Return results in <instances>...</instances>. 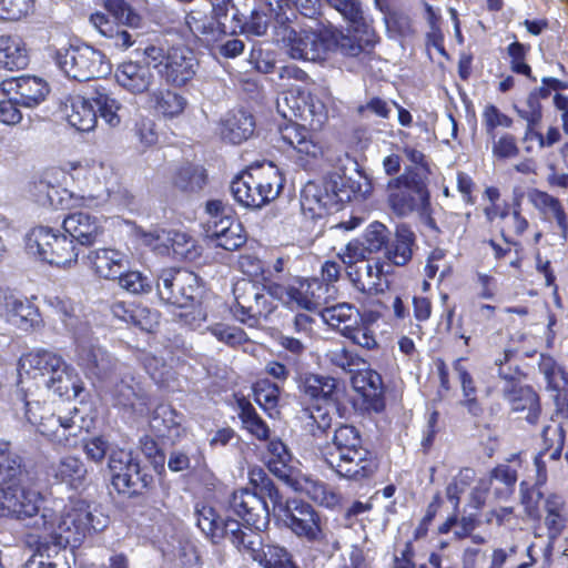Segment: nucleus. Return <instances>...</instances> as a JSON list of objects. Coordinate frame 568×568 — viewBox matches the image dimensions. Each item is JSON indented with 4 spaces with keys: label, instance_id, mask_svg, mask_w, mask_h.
<instances>
[{
    "label": "nucleus",
    "instance_id": "64",
    "mask_svg": "<svg viewBox=\"0 0 568 568\" xmlns=\"http://www.w3.org/2000/svg\"><path fill=\"white\" fill-rule=\"evenodd\" d=\"M209 331L217 341L232 347L242 345L247 341V335L243 329L227 324H214L209 327Z\"/></svg>",
    "mask_w": 568,
    "mask_h": 568
},
{
    "label": "nucleus",
    "instance_id": "33",
    "mask_svg": "<svg viewBox=\"0 0 568 568\" xmlns=\"http://www.w3.org/2000/svg\"><path fill=\"white\" fill-rule=\"evenodd\" d=\"M390 232L386 225L374 221L365 229L362 240L351 241L344 252H349L353 257H365L367 254L385 250L389 241Z\"/></svg>",
    "mask_w": 568,
    "mask_h": 568
},
{
    "label": "nucleus",
    "instance_id": "54",
    "mask_svg": "<svg viewBox=\"0 0 568 568\" xmlns=\"http://www.w3.org/2000/svg\"><path fill=\"white\" fill-rule=\"evenodd\" d=\"M324 181L335 210H338L342 204L352 201L354 197L355 189L351 179L333 173L324 178Z\"/></svg>",
    "mask_w": 568,
    "mask_h": 568
},
{
    "label": "nucleus",
    "instance_id": "7",
    "mask_svg": "<svg viewBox=\"0 0 568 568\" xmlns=\"http://www.w3.org/2000/svg\"><path fill=\"white\" fill-rule=\"evenodd\" d=\"M121 103L112 95L109 89L99 85L89 97L74 95L69 98L65 104V115L69 124L81 132L93 130L98 122V115L110 126L120 124L118 112Z\"/></svg>",
    "mask_w": 568,
    "mask_h": 568
},
{
    "label": "nucleus",
    "instance_id": "58",
    "mask_svg": "<svg viewBox=\"0 0 568 568\" xmlns=\"http://www.w3.org/2000/svg\"><path fill=\"white\" fill-rule=\"evenodd\" d=\"M325 358L331 365L348 373L359 369V367L364 365V361L358 355L348 351L344 346H337L328 349L325 354Z\"/></svg>",
    "mask_w": 568,
    "mask_h": 568
},
{
    "label": "nucleus",
    "instance_id": "2",
    "mask_svg": "<svg viewBox=\"0 0 568 568\" xmlns=\"http://www.w3.org/2000/svg\"><path fill=\"white\" fill-rule=\"evenodd\" d=\"M276 108L277 112L288 120L284 126L280 128L281 139L297 153V162L304 169L313 166L324 156L323 145L314 140L304 124L295 122L294 119L321 126L326 120L325 105L298 88L283 92Z\"/></svg>",
    "mask_w": 568,
    "mask_h": 568
},
{
    "label": "nucleus",
    "instance_id": "61",
    "mask_svg": "<svg viewBox=\"0 0 568 568\" xmlns=\"http://www.w3.org/2000/svg\"><path fill=\"white\" fill-rule=\"evenodd\" d=\"M115 280H118L121 288L131 294H145L152 290V284L148 276L139 271H129V267Z\"/></svg>",
    "mask_w": 568,
    "mask_h": 568
},
{
    "label": "nucleus",
    "instance_id": "62",
    "mask_svg": "<svg viewBox=\"0 0 568 568\" xmlns=\"http://www.w3.org/2000/svg\"><path fill=\"white\" fill-rule=\"evenodd\" d=\"M178 312L174 313V318L185 327L196 329L206 320V313L204 312L200 303L195 301L187 303L185 306H175Z\"/></svg>",
    "mask_w": 568,
    "mask_h": 568
},
{
    "label": "nucleus",
    "instance_id": "27",
    "mask_svg": "<svg viewBox=\"0 0 568 568\" xmlns=\"http://www.w3.org/2000/svg\"><path fill=\"white\" fill-rule=\"evenodd\" d=\"M112 397L115 406L125 410L143 415L149 403V395L142 384L130 374H124L112 389Z\"/></svg>",
    "mask_w": 568,
    "mask_h": 568
},
{
    "label": "nucleus",
    "instance_id": "59",
    "mask_svg": "<svg viewBox=\"0 0 568 568\" xmlns=\"http://www.w3.org/2000/svg\"><path fill=\"white\" fill-rule=\"evenodd\" d=\"M169 255L173 254L176 258L184 260L195 258V241L190 235L179 231H169Z\"/></svg>",
    "mask_w": 568,
    "mask_h": 568
},
{
    "label": "nucleus",
    "instance_id": "46",
    "mask_svg": "<svg viewBox=\"0 0 568 568\" xmlns=\"http://www.w3.org/2000/svg\"><path fill=\"white\" fill-rule=\"evenodd\" d=\"M194 519L201 531L214 544L224 539V526L229 519H221L212 506L197 503L194 507Z\"/></svg>",
    "mask_w": 568,
    "mask_h": 568
},
{
    "label": "nucleus",
    "instance_id": "34",
    "mask_svg": "<svg viewBox=\"0 0 568 568\" xmlns=\"http://www.w3.org/2000/svg\"><path fill=\"white\" fill-rule=\"evenodd\" d=\"M301 209L310 219H321L335 210L327 192L324 179L321 182H307L301 192Z\"/></svg>",
    "mask_w": 568,
    "mask_h": 568
},
{
    "label": "nucleus",
    "instance_id": "16",
    "mask_svg": "<svg viewBox=\"0 0 568 568\" xmlns=\"http://www.w3.org/2000/svg\"><path fill=\"white\" fill-rule=\"evenodd\" d=\"M74 342L77 364L88 377L106 379L121 368L122 365L112 354L94 343L91 333L88 337Z\"/></svg>",
    "mask_w": 568,
    "mask_h": 568
},
{
    "label": "nucleus",
    "instance_id": "48",
    "mask_svg": "<svg viewBox=\"0 0 568 568\" xmlns=\"http://www.w3.org/2000/svg\"><path fill=\"white\" fill-rule=\"evenodd\" d=\"M295 490H303L316 504L334 509L339 505L341 495L326 483L314 479H305L304 486H297L296 480L292 486Z\"/></svg>",
    "mask_w": 568,
    "mask_h": 568
},
{
    "label": "nucleus",
    "instance_id": "11",
    "mask_svg": "<svg viewBox=\"0 0 568 568\" xmlns=\"http://www.w3.org/2000/svg\"><path fill=\"white\" fill-rule=\"evenodd\" d=\"M26 248L29 254L55 266L71 265L79 256V251L67 234L43 225L27 233Z\"/></svg>",
    "mask_w": 568,
    "mask_h": 568
},
{
    "label": "nucleus",
    "instance_id": "29",
    "mask_svg": "<svg viewBox=\"0 0 568 568\" xmlns=\"http://www.w3.org/2000/svg\"><path fill=\"white\" fill-rule=\"evenodd\" d=\"M54 316L62 323L74 341L88 337L91 333L89 323L80 315L79 307L65 297L54 296L48 300Z\"/></svg>",
    "mask_w": 568,
    "mask_h": 568
},
{
    "label": "nucleus",
    "instance_id": "21",
    "mask_svg": "<svg viewBox=\"0 0 568 568\" xmlns=\"http://www.w3.org/2000/svg\"><path fill=\"white\" fill-rule=\"evenodd\" d=\"M229 510L256 530L265 528L268 524L270 511L265 499L248 488L232 493Z\"/></svg>",
    "mask_w": 568,
    "mask_h": 568
},
{
    "label": "nucleus",
    "instance_id": "57",
    "mask_svg": "<svg viewBox=\"0 0 568 568\" xmlns=\"http://www.w3.org/2000/svg\"><path fill=\"white\" fill-rule=\"evenodd\" d=\"M475 477L476 473L473 468H463L446 487V497L455 510L458 509L462 494L470 487Z\"/></svg>",
    "mask_w": 568,
    "mask_h": 568
},
{
    "label": "nucleus",
    "instance_id": "1",
    "mask_svg": "<svg viewBox=\"0 0 568 568\" xmlns=\"http://www.w3.org/2000/svg\"><path fill=\"white\" fill-rule=\"evenodd\" d=\"M21 475V458L0 444V517L28 520L27 526L42 532L54 546L77 547L91 532L102 530L106 519L95 516L90 506L79 500L65 514L58 516L53 507L41 506L42 496L17 484Z\"/></svg>",
    "mask_w": 568,
    "mask_h": 568
},
{
    "label": "nucleus",
    "instance_id": "39",
    "mask_svg": "<svg viewBox=\"0 0 568 568\" xmlns=\"http://www.w3.org/2000/svg\"><path fill=\"white\" fill-rule=\"evenodd\" d=\"M353 384L372 409L375 412L384 409V385L381 374L373 369L359 371Z\"/></svg>",
    "mask_w": 568,
    "mask_h": 568
},
{
    "label": "nucleus",
    "instance_id": "56",
    "mask_svg": "<svg viewBox=\"0 0 568 568\" xmlns=\"http://www.w3.org/2000/svg\"><path fill=\"white\" fill-rule=\"evenodd\" d=\"M135 236L142 245L149 247L155 254L169 255V246H168V244L170 242L169 231L161 230V229H152V230L145 231L142 227H136Z\"/></svg>",
    "mask_w": 568,
    "mask_h": 568
},
{
    "label": "nucleus",
    "instance_id": "17",
    "mask_svg": "<svg viewBox=\"0 0 568 568\" xmlns=\"http://www.w3.org/2000/svg\"><path fill=\"white\" fill-rule=\"evenodd\" d=\"M196 283V275L192 272L164 270L156 284L158 295L165 304L185 306L197 298Z\"/></svg>",
    "mask_w": 568,
    "mask_h": 568
},
{
    "label": "nucleus",
    "instance_id": "60",
    "mask_svg": "<svg viewBox=\"0 0 568 568\" xmlns=\"http://www.w3.org/2000/svg\"><path fill=\"white\" fill-rule=\"evenodd\" d=\"M255 402L266 412L276 408L280 398V386L267 379L260 381L254 386Z\"/></svg>",
    "mask_w": 568,
    "mask_h": 568
},
{
    "label": "nucleus",
    "instance_id": "4",
    "mask_svg": "<svg viewBox=\"0 0 568 568\" xmlns=\"http://www.w3.org/2000/svg\"><path fill=\"white\" fill-rule=\"evenodd\" d=\"M295 285H284L272 278H264L263 287L248 281H237L233 286V316L248 327H256L262 320L276 308L274 300L294 308Z\"/></svg>",
    "mask_w": 568,
    "mask_h": 568
},
{
    "label": "nucleus",
    "instance_id": "47",
    "mask_svg": "<svg viewBox=\"0 0 568 568\" xmlns=\"http://www.w3.org/2000/svg\"><path fill=\"white\" fill-rule=\"evenodd\" d=\"M70 174L69 168H52L43 172V174L34 180L30 186L29 192L33 200L40 205L52 203L50 191H52V183H60L61 180H67Z\"/></svg>",
    "mask_w": 568,
    "mask_h": 568
},
{
    "label": "nucleus",
    "instance_id": "52",
    "mask_svg": "<svg viewBox=\"0 0 568 568\" xmlns=\"http://www.w3.org/2000/svg\"><path fill=\"white\" fill-rule=\"evenodd\" d=\"M565 508V503L555 495L549 496L545 501V526L547 528V537L550 540L557 539L565 526H566V517L562 511Z\"/></svg>",
    "mask_w": 568,
    "mask_h": 568
},
{
    "label": "nucleus",
    "instance_id": "18",
    "mask_svg": "<svg viewBox=\"0 0 568 568\" xmlns=\"http://www.w3.org/2000/svg\"><path fill=\"white\" fill-rule=\"evenodd\" d=\"M387 201L394 214L406 217L429 205V193L424 185L402 175L389 182Z\"/></svg>",
    "mask_w": 568,
    "mask_h": 568
},
{
    "label": "nucleus",
    "instance_id": "44",
    "mask_svg": "<svg viewBox=\"0 0 568 568\" xmlns=\"http://www.w3.org/2000/svg\"><path fill=\"white\" fill-rule=\"evenodd\" d=\"M205 209L209 214L204 224L205 235L217 245L220 237L229 231L226 223H234L235 219L231 215V210L220 200L209 201Z\"/></svg>",
    "mask_w": 568,
    "mask_h": 568
},
{
    "label": "nucleus",
    "instance_id": "26",
    "mask_svg": "<svg viewBox=\"0 0 568 568\" xmlns=\"http://www.w3.org/2000/svg\"><path fill=\"white\" fill-rule=\"evenodd\" d=\"M503 396L514 413H526L524 418L531 425L540 416V400L532 387L519 383H508L503 387Z\"/></svg>",
    "mask_w": 568,
    "mask_h": 568
},
{
    "label": "nucleus",
    "instance_id": "22",
    "mask_svg": "<svg viewBox=\"0 0 568 568\" xmlns=\"http://www.w3.org/2000/svg\"><path fill=\"white\" fill-rule=\"evenodd\" d=\"M0 316L7 324L22 332H30L42 325L39 308L27 297L12 293L3 294Z\"/></svg>",
    "mask_w": 568,
    "mask_h": 568
},
{
    "label": "nucleus",
    "instance_id": "5",
    "mask_svg": "<svg viewBox=\"0 0 568 568\" xmlns=\"http://www.w3.org/2000/svg\"><path fill=\"white\" fill-rule=\"evenodd\" d=\"M274 516L294 536L313 545L314 551L326 559H331L341 550L338 537L322 526L320 513L307 501L301 498H286Z\"/></svg>",
    "mask_w": 568,
    "mask_h": 568
},
{
    "label": "nucleus",
    "instance_id": "25",
    "mask_svg": "<svg viewBox=\"0 0 568 568\" xmlns=\"http://www.w3.org/2000/svg\"><path fill=\"white\" fill-rule=\"evenodd\" d=\"M212 6V18L207 20L200 12H191L186 16L185 22L192 33L202 36L224 34L222 23H230V11L232 14L239 9L232 0H209Z\"/></svg>",
    "mask_w": 568,
    "mask_h": 568
},
{
    "label": "nucleus",
    "instance_id": "63",
    "mask_svg": "<svg viewBox=\"0 0 568 568\" xmlns=\"http://www.w3.org/2000/svg\"><path fill=\"white\" fill-rule=\"evenodd\" d=\"M216 42L213 50L214 53L225 59H234L243 53L245 49L244 41L233 38V36H224L215 33V36H206Z\"/></svg>",
    "mask_w": 568,
    "mask_h": 568
},
{
    "label": "nucleus",
    "instance_id": "42",
    "mask_svg": "<svg viewBox=\"0 0 568 568\" xmlns=\"http://www.w3.org/2000/svg\"><path fill=\"white\" fill-rule=\"evenodd\" d=\"M29 63L24 41L18 36H0V69L22 70Z\"/></svg>",
    "mask_w": 568,
    "mask_h": 568
},
{
    "label": "nucleus",
    "instance_id": "3",
    "mask_svg": "<svg viewBox=\"0 0 568 568\" xmlns=\"http://www.w3.org/2000/svg\"><path fill=\"white\" fill-rule=\"evenodd\" d=\"M321 455L328 468L347 480L371 479L378 469L376 455L364 445L362 432L351 424L335 427Z\"/></svg>",
    "mask_w": 568,
    "mask_h": 568
},
{
    "label": "nucleus",
    "instance_id": "37",
    "mask_svg": "<svg viewBox=\"0 0 568 568\" xmlns=\"http://www.w3.org/2000/svg\"><path fill=\"white\" fill-rule=\"evenodd\" d=\"M49 474L57 483L65 484L72 489H79L85 485L88 469L81 458L63 456L49 467Z\"/></svg>",
    "mask_w": 568,
    "mask_h": 568
},
{
    "label": "nucleus",
    "instance_id": "49",
    "mask_svg": "<svg viewBox=\"0 0 568 568\" xmlns=\"http://www.w3.org/2000/svg\"><path fill=\"white\" fill-rule=\"evenodd\" d=\"M517 479V470L506 464L496 466L489 474L494 495L500 500H506L514 494Z\"/></svg>",
    "mask_w": 568,
    "mask_h": 568
},
{
    "label": "nucleus",
    "instance_id": "14",
    "mask_svg": "<svg viewBox=\"0 0 568 568\" xmlns=\"http://www.w3.org/2000/svg\"><path fill=\"white\" fill-rule=\"evenodd\" d=\"M353 287L361 293L377 295L388 288L384 263L377 258L353 257L349 252L338 254Z\"/></svg>",
    "mask_w": 568,
    "mask_h": 568
},
{
    "label": "nucleus",
    "instance_id": "19",
    "mask_svg": "<svg viewBox=\"0 0 568 568\" xmlns=\"http://www.w3.org/2000/svg\"><path fill=\"white\" fill-rule=\"evenodd\" d=\"M375 43V32L367 22L363 26H349L346 33L335 30L333 40L341 54L356 59L361 67L369 62Z\"/></svg>",
    "mask_w": 568,
    "mask_h": 568
},
{
    "label": "nucleus",
    "instance_id": "35",
    "mask_svg": "<svg viewBox=\"0 0 568 568\" xmlns=\"http://www.w3.org/2000/svg\"><path fill=\"white\" fill-rule=\"evenodd\" d=\"M146 104L155 114L164 119H174L184 112L187 100L170 88L160 87L149 92Z\"/></svg>",
    "mask_w": 568,
    "mask_h": 568
},
{
    "label": "nucleus",
    "instance_id": "31",
    "mask_svg": "<svg viewBox=\"0 0 568 568\" xmlns=\"http://www.w3.org/2000/svg\"><path fill=\"white\" fill-rule=\"evenodd\" d=\"M62 227L70 240L81 245H91L102 234V226L98 217L75 212L64 217Z\"/></svg>",
    "mask_w": 568,
    "mask_h": 568
},
{
    "label": "nucleus",
    "instance_id": "15",
    "mask_svg": "<svg viewBox=\"0 0 568 568\" xmlns=\"http://www.w3.org/2000/svg\"><path fill=\"white\" fill-rule=\"evenodd\" d=\"M108 468L112 486L120 494L133 496L148 486V476L142 474L140 463L131 452L121 448L110 450Z\"/></svg>",
    "mask_w": 568,
    "mask_h": 568
},
{
    "label": "nucleus",
    "instance_id": "10",
    "mask_svg": "<svg viewBox=\"0 0 568 568\" xmlns=\"http://www.w3.org/2000/svg\"><path fill=\"white\" fill-rule=\"evenodd\" d=\"M291 19L281 1H276V4H274L272 0H256V4L248 17L236 11L231 14L230 23H222V28L224 29V36L243 33L263 37L271 26L283 29L284 33Z\"/></svg>",
    "mask_w": 568,
    "mask_h": 568
},
{
    "label": "nucleus",
    "instance_id": "51",
    "mask_svg": "<svg viewBox=\"0 0 568 568\" xmlns=\"http://www.w3.org/2000/svg\"><path fill=\"white\" fill-rule=\"evenodd\" d=\"M237 405L240 409L239 417L244 428L258 440L268 439L270 428L267 424L257 414L254 406L245 398L239 399Z\"/></svg>",
    "mask_w": 568,
    "mask_h": 568
},
{
    "label": "nucleus",
    "instance_id": "45",
    "mask_svg": "<svg viewBox=\"0 0 568 568\" xmlns=\"http://www.w3.org/2000/svg\"><path fill=\"white\" fill-rule=\"evenodd\" d=\"M530 202L536 209L541 211L547 220L554 219L561 232V237H567L568 222L567 215L560 201L539 190H534L529 194Z\"/></svg>",
    "mask_w": 568,
    "mask_h": 568
},
{
    "label": "nucleus",
    "instance_id": "43",
    "mask_svg": "<svg viewBox=\"0 0 568 568\" xmlns=\"http://www.w3.org/2000/svg\"><path fill=\"white\" fill-rule=\"evenodd\" d=\"M70 175L72 179H79L81 173H85L84 178L88 184L91 182L98 189L95 196H101L102 192L110 193V180L113 178V170L111 165L103 162L92 161L83 166L81 163H68Z\"/></svg>",
    "mask_w": 568,
    "mask_h": 568
},
{
    "label": "nucleus",
    "instance_id": "40",
    "mask_svg": "<svg viewBox=\"0 0 568 568\" xmlns=\"http://www.w3.org/2000/svg\"><path fill=\"white\" fill-rule=\"evenodd\" d=\"M264 459L273 475L290 486L294 485V479L291 476L292 454L281 439L275 438L268 442Z\"/></svg>",
    "mask_w": 568,
    "mask_h": 568
},
{
    "label": "nucleus",
    "instance_id": "20",
    "mask_svg": "<svg viewBox=\"0 0 568 568\" xmlns=\"http://www.w3.org/2000/svg\"><path fill=\"white\" fill-rule=\"evenodd\" d=\"M234 200L244 207H261L277 195L273 183L267 179L245 172L231 183Z\"/></svg>",
    "mask_w": 568,
    "mask_h": 568
},
{
    "label": "nucleus",
    "instance_id": "9",
    "mask_svg": "<svg viewBox=\"0 0 568 568\" xmlns=\"http://www.w3.org/2000/svg\"><path fill=\"white\" fill-rule=\"evenodd\" d=\"M143 55L158 70L160 78L170 87L183 88L199 70L194 52L186 47H172L166 51L156 45L143 49Z\"/></svg>",
    "mask_w": 568,
    "mask_h": 568
},
{
    "label": "nucleus",
    "instance_id": "24",
    "mask_svg": "<svg viewBox=\"0 0 568 568\" xmlns=\"http://www.w3.org/2000/svg\"><path fill=\"white\" fill-rule=\"evenodd\" d=\"M0 88L6 95H13L26 108L39 105L50 91L43 79L32 75L6 79L1 82Z\"/></svg>",
    "mask_w": 568,
    "mask_h": 568
},
{
    "label": "nucleus",
    "instance_id": "36",
    "mask_svg": "<svg viewBox=\"0 0 568 568\" xmlns=\"http://www.w3.org/2000/svg\"><path fill=\"white\" fill-rule=\"evenodd\" d=\"M254 129L253 115L243 110H237L226 113L221 120L220 135L225 142L241 144L253 135Z\"/></svg>",
    "mask_w": 568,
    "mask_h": 568
},
{
    "label": "nucleus",
    "instance_id": "23",
    "mask_svg": "<svg viewBox=\"0 0 568 568\" xmlns=\"http://www.w3.org/2000/svg\"><path fill=\"white\" fill-rule=\"evenodd\" d=\"M151 65L152 63L149 60L148 62L123 61L118 64L114 71L115 82L130 94H149L155 82V74Z\"/></svg>",
    "mask_w": 568,
    "mask_h": 568
},
{
    "label": "nucleus",
    "instance_id": "53",
    "mask_svg": "<svg viewBox=\"0 0 568 568\" xmlns=\"http://www.w3.org/2000/svg\"><path fill=\"white\" fill-rule=\"evenodd\" d=\"M250 484L254 487L260 496L267 497L273 505V514L278 509V505H283L285 499L281 495L278 488L270 476L262 468H253L250 470Z\"/></svg>",
    "mask_w": 568,
    "mask_h": 568
},
{
    "label": "nucleus",
    "instance_id": "13",
    "mask_svg": "<svg viewBox=\"0 0 568 568\" xmlns=\"http://www.w3.org/2000/svg\"><path fill=\"white\" fill-rule=\"evenodd\" d=\"M335 30L318 27L303 28L301 31L285 28L283 40H287L288 54L295 60L320 62L326 59L333 47Z\"/></svg>",
    "mask_w": 568,
    "mask_h": 568
},
{
    "label": "nucleus",
    "instance_id": "12",
    "mask_svg": "<svg viewBox=\"0 0 568 568\" xmlns=\"http://www.w3.org/2000/svg\"><path fill=\"white\" fill-rule=\"evenodd\" d=\"M55 62L68 78L77 81L100 78L111 70L105 55L88 44L58 51Z\"/></svg>",
    "mask_w": 568,
    "mask_h": 568
},
{
    "label": "nucleus",
    "instance_id": "6",
    "mask_svg": "<svg viewBox=\"0 0 568 568\" xmlns=\"http://www.w3.org/2000/svg\"><path fill=\"white\" fill-rule=\"evenodd\" d=\"M20 384L33 379L40 388H47L59 397L78 396L80 386L73 369L58 354L48 349H33L19 359Z\"/></svg>",
    "mask_w": 568,
    "mask_h": 568
},
{
    "label": "nucleus",
    "instance_id": "50",
    "mask_svg": "<svg viewBox=\"0 0 568 568\" xmlns=\"http://www.w3.org/2000/svg\"><path fill=\"white\" fill-rule=\"evenodd\" d=\"M205 183V170L200 165L191 163L181 165L173 176V184L183 192H199Z\"/></svg>",
    "mask_w": 568,
    "mask_h": 568
},
{
    "label": "nucleus",
    "instance_id": "32",
    "mask_svg": "<svg viewBox=\"0 0 568 568\" xmlns=\"http://www.w3.org/2000/svg\"><path fill=\"white\" fill-rule=\"evenodd\" d=\"M333 286L317 277L298 282L294 292V307L315 311L326 304L332 296Z\"/></svg>",
    "mask_w": 568,
    "mask_h": 568
},
{
    "label": "nucleus",
    "instance_id": "8",
    "mask_svg": "<svg viewBox=\"0 0 568 568\" xmlns=\"http://www.w3.org/2000/svg\"><path fill=\"white\" fill-rule=\"evenodd\" d=\"M22 409L26 419L49 440L62 446L75 445V438L84 422L77 407L67 415H55L49 405L30 399L26 394L22 398Z\"/></svg>",
    "mask_w": 568,
    "mask_h": 568
},
{
    "label": "nucleus",
    "instance_id": "41",
    "mask_svg": "<svg viewBox=\"0 0 568 568\" xmlns=\"http://www.w3.org/2000/svg\"><path fill=\"white\" fill-rule=\"evenodd\" d=\"M322 320L343 336L352 332L355 325L363 320L361 312L352 304L339 303L325 307L321 312Z\"/></svg>",
    "mask_w": 568,
    "mask_h": 568
},
{
    "label": "nucleus",
    "instance_id": "30",
    "mask_svg": "<svg viewBox=\"0 0 568 568\" xmlns=\"http://www.w3.org/2000/svg\"><path fill=\"white\" fill-rule=\"evenodd\" d=\"M87 262L95 274L106 280H115L130 266L125 253L106 247L90 251Z\"/></svg>",
    "mask_w": 568,
    "mask_h": 568
},
{
    "label": "nucleus",
    "instance_id": "28",
    "mask_svg": "<svg viewBox=\"0 0 568 568\" xmlns=\"http://www.w3.org/2000/svg\"><path fill=\"white\" fill-rule=\"evenodd\" d=\"M224 539H227L243 557L255 562L258 561L266 547L263 537L256 529H243L236 519L231 518L224 526Z\"/></svg>",
    "mask_w": 568,
    "mask_h": 568
},
{
    "label": "nucleus",
    "instance_id": "55",
    "mask_svg": "<svg viewBox=\"0 0 568 568\" xmlns=\"http://www.w3.org/2000/svg\"><path fill=\"white\" fill-rule=\"evenodd\" d=\"M257 564L263 568H298L291 551L278 544H266Z\"/></svg>",
    "mask_w": 568,
    "mask_h": 568
},
{
    "label": "nucleus",
    "instance_id": "38",
    "mask_svg": "<svg viewBox=\"0 0 568 568\" xmlns=\"http://www.w3.org/2000/svg\"><path fill=\"white\" fill-rule=\"evenodd\" d=\"M415 241V234L407 225H398L385 247L386 260L395 266H405L413 257Z\"/></svg>",
    "mask_w": 568,
    "mask_h": 568
}]
</instances>
